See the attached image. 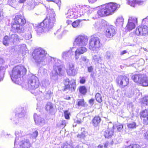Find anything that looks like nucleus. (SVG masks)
I'll list each match as a JSON object with an SVG mask.
<instances>
[{"label": "nucleus", "instance_id": "64", "mask_svg": "<svg viewBox=\"0 0 148 148\" xmlns=\"http://www.w3.org/2000/svg\"><path fill=\"white\" fill-rule=\"evenodd\" d=\"M145 22L146 24L148 23V16L143 19V22Z\"/></svg>", "mask_w": 148, "mask_h": 148}, {"label": "nucleus", "instance_id": "41", "mask_svg": "<svg viewBox=\"0 0 148 148\" xmlns=\"http://www.w3.org/2000/svg\"><path fill=\"white\" fill-rule=\"evenodd\" d=\"M42 85L44 87H46L48 86L49 84V81L48 79H45L43 80L41 82Z\"/></svg>", "mask_w": 148, "mask_h": 148}, {"label": "nucleus", "instance_id": "59", "mask_svg": "<svg viewBox=\"0 0 148 148\" xmlns=\"http://www.w3.org/2000/svg\"><path fill=\"white\" fill-rule=\"evenodd\" d=\"M132 148H140L139 145L137 144H134L132 145Z\"/></svg>", "mask_w": 148, "mask_h": 148}, {"label": "nucleus", "instance_id": "61", "mask_svg": "<svg viewBox=\"0 0 148 148\" xmlns=\"http://www.w3.org/2000/svg\"><path fill=\"white\" fill-rule=\"evenodd\" d=\"M144 135L145 138L148 140V130L144 134Z\"/></svg>", "mask_w": 148, "mask_h": 148}, {"label": "nucleus", "instance_id": "19", "mask_svg": "<svg viewBox=\"0 0 148 148\" xmlns=\"http://www.w3.org/2000/svg\"><path fill=\"white\" fill-rule=\"evenodd\" d=\"M87 49L84 47H78L75 52V58L77 60L79 58V55L87 51Z\"/></svg>", "mask_w": 148, "mask_h": 148}, {"label": "nucleus", "instance_id": "31", "mask_svg": "<svg viewBox=\"0 0 148 148\" xmlns=\"http://www.w3.org/2000/svg\"><path fill=\"white\" fill-rule=\"evenodd\" d=\"M143 75V74H141L135 75L132 76V78L135 82L140 84Z\"/></svg>", "mask_w": 148, "mask_h": 148}, {"label": "nucleus", "instance_id": "57", "mask_svg": "<svg viewBox=\"0 0 148 148\" xmlns=\"http://www.w3.org/2000/svg\"><path fill=\"white\" fill-rule=\"evenodd\" d=\"M84 119V118L82 119H78L76 121V122L78 124H80L82 123L83 122Z\"/></svg>", "mask_w": 148, "mask_h": 148}, {"label": "nucleus", "instance_id": "35", "mask_svg": "<svg viewBox=\"0 0 148 148\" xmlns=\"http://www.w3.org/2000/svg\"><path fill=\"white\" fill-rule=\"evenodd\" d=\"M9 37L5 36L3 40V44L6 46H8L10 43H11Z\"/></svg>", "mask_w": 148, "mask_h": 148}, {"label": "nucleus", "instance_id": "8", "mask_svg": "<svg viewBox=\"0 0 148 148\" xmlns=\"http://www.w3.org/2000/svg\"><path fill=\"white\" fill-rule=\"evenodd\" d=\"M88 37L86 35H77L75 39L73 45L75 47L86 46L88 43Z\"/></svg>", "mask_w": 148, "mask_h": 148}, {"label": "nucleus", "instance_id": "49", "mask_svg": "<svg viewBox=\"0 0 148 148\" xmlns=\"http://www.w3.org/2000/svg\"><path fill=\"white\" fill-rule=\"evenodd\" d=\"M42 76H47L48 75L47 70L46 69L43 68H42Z\"/></svg>", "mask_w": 148, "mask_h": 148}, {"label": "nucleus", "instance_id": "42", "mask_svg": "<svg viewBox=\"0 0 148 148\" xmlns=\"http://www.w3.org/2000/svg\"><path fill=\"white\" fill-rule=\"evenodd\" d=\"M38 132L37 130H36L33 132L32 134H31L30 135V137L31 138L35 139L38 136Z\"/></svg>", "mask_w": 148, "mask_h": 148}, {"label": "nucleus", "instance_id": "47", "mask_svg": "<svg viewBox=\"0 0 148 148\" xmlns=\"http://www.w3.org/2000/svg\"><path fill=\"white\" fill-rule=\"evenodd\" d=\"M143 102L146 105H148V96H145L143 98Z\"/></svg>", "mask_w": 148, "mask_h": 148}, {"label": "nucleus", "instance_id": "48", "mask_svg": "<svg viewBox=\"0 0 148 148\" xmlns=\"http://www.w3.org/2000/svg\"><path fill=\"white\" fill-rule=\"evenodd\" d=\"M28 5V7L29 10L33 9L35 7L34 2H32L30 3H29Z\"/></svg>", "mask_w": 148, "mask_h": 148}, {"label": "nucleus", "instance_id": "12", "mask_svg": "<svg viewBox=\"0 0 148 148\" xmlns=\"http://www.w3.org/2000/svg\"><path fill=\"white\" fill-rule=\"evenodd\" d=\"M116 81L119 86L123 88L128 84L129 79L128 77L125 75H120L116 78Z\"/></svg>", "mask_w": 148, "mask_h": 148}, {"label": "nucleus", "instance_id": "58", "mask_svg": "<svg viewBox=\"0 0 148 148\" xmlns=\"http://www.w3.org/2000/svg\"><path fill=\"white\" fill-rule=\"evenodd\" d=\"M93 70V68L92 66H90L88 67V71L89 72H92Z\"/></svg>", "mask_w": 148, "mask_h": 148}, {"label": "nucleus", "instance_id": "14", "mask_svg": "<svg viewBox=\"0 0 148 148\" xmlns=\"http://www.w3.org/2000/svg\"><path fill=\"white\" fill-rule=\"evenodd\" d=\"M64 84L65 86L64 90L68 88L72 91L75 90L76 88V84L75 81L74 79H72L69 82V79L66 78L64 79Z\"/></svg>", "mask_w": 148, "mask_h": 148}, {"label": "nucleus", "instance_id": "52", "mask_svg": "<svg viewBox=\"0 0 148 148\" xmlns=\"http://www.w3.org/2000/svg\"><path fill=\"white\" fill-rule=\"evenodd\" d=\"M117 127L118 131L120 132L123 130V126L122 125H119L117 126Z\"/></svg>", "mask_w": 148, "mask_h": 148}, {"label": "nucleus", "instance_id": "17", "mask_svg": "<svg viewBox=\"0 0 148 148\" xmlns=\"http://www.w3.org/2000/svg\"><path fill=\"white\" fill-rule=\"evenodd\" d=\"M148 33V27L146 25L137 27L135 31V34L137 36L145 35Z\"/></svg>", "mask_w": 148, "mask_h": 148}, {"label": "nucleus", "instance_id": "25", "mask_svg": "<svg viewBox=\"0 0 148 148\" xmlns=\"http://www.w3.org/2000/svg\"><path fill=\"white\" fill-rule=\"evenodd\" d=\"M140 118H143L144 122L146 124H148V109H145L140 113Z\"/></svg>", "mask_w": 148, "mask_h": 148}, {"label": "nucleus", "instance_id": "16", "mask_svg": "<svg viewBox=\"0 0 148 148\" xmlns=\"http://www.w3.org/2000/svg\"><path fill=\"white\" fill-rule=\"evenodd\" d=\"M137 23V18L134 17H130L126 26V29L129 31L132 30L135 28V24Z\"/></svg>", "mask_w": 148, "mask_h": 148}, {"label": "nucleus", "instance_id": "34", "mask_svg": "<svg viewBox=\"0 0 148 148\" xmlns=\"http://www.w3.org/2000/svg\"><path fill=\"white\" fill-rule=\"evenodd\" d=\"M9 37L10 39V40L11 43H13L19 40L18 36L15 34H12Z\"/></svg>", "mask_w": 148, "mask_h": 148}, {"label": "nucleus", "instance_id": "53", "mask_svg": "<svg viewBox=\"0 0 148 148\" xmlns=\"http://www.w3.org/2000/svg\"><path fill=\"white\" fill-rule=\"evenodd\" d=\"M111 56V54L110 52L109 51H107L106 52L105 57L106 58L108 59H109Z\"/></svg>", "mask_w": 148, "mask_h": 148}, {"label": "nucleus", "instance_id": "27", "mask_svg": "<svg viewBox=\"0 0 148 148\" xmlns=\"http://www.w3.org/2000/svg\"><path fill=\"white\" fill-rule=\"evenodd\" d=\"M101 119L99 116H95L92 120V125L95 127L98 126L100 124Z\"/></svg>", "mask_w": 148, "mask_h": 148}, {"label": "nucleus", "instance_id": "13", "mask_svg": "<svg viewBox=\"0 0 148 148\" xmlns=\"http://www.w3.org/2000/svg\"><path fill=\"white\" fill-rule=\"evenodd\" d=\"M104 29V34L107 38H110L114 36L116 34L115 27L112 25L106 26Z\"/></svg>", "mask_w": 148, "mask_h": 148}, {"label": "nucleus", "instance_id": "55", "mask_svg": "<svg viewBox=\"0 0 148 148\" xmlns=\"http://www.w3.org/2000/svg\"><path fill=\"white\" fill-rule=\"evenodd\" d=\"M81 59L82 61L84 62H88V60L87 59L86 57L84 56H82Z\"/></svg>", "mask_w": 148, "mask_h": 148}, {"label": "nucleus", "instance_id": "21", "mask_svg": "<svg viewBox=\"0 0 148 148\" xmlns=\"http://www.w3.org/2000/svg\"><path fill=\"white\" fill-rule=\"evenodd\" d=\"M114 126L112 125V128H110L109 126L108 128L104 132V136L105 138H110L113 135L114 133Z\"/></svg>", "mask_w": 148, "mask_h": 148}, {"label": "nucleus", "instance_id": "26", "mask_svg": "<svg viewBox=\"0 0 148 148\" xmlns=\"http://www.w3.org/2000/svg\"><path fill=\"white\" fill-rule=\"evenodd\" d=\"M140 84L143 86H148V77L145 75L143 74Z\"/></svg>", "mask_w": 148, "mask_h": 148}, {"label": "nucleus", "instance_id": "15", "mask_svg": "<svg viewBox=\"0 0 148 148\" xmlns=\"http://www.w3.org/2000/svg\"><path fill=\"white\" fill-rule=\"evenodd\" d=\"M66 69L68 74L70 76H74L77 73V70L75 69L74 64L72 63H67Z\"/></svg>", "mask_w": 148, "mask_h": 148}, {"label": "nucleus", "instance_id": "28", "mask_svg": "<svg viewBox=\"0 0 148 148\" xmlns=\"http://www.w3.org/2000/svg\"><path fill=\"white\" fill-rule=\"evenodd\" d=\"M127 3L131 6L134 7L137 4L142 5L143 4V2L137 0H133L131 1H128Z\"/></svg>", "mask_w": 148, "mask_h": 148}, {"label": "nucleus", "instance_id": "29", "mask_svg": "<svg viewBox=\"0 0 148 148\" xmlns=\"http://www.w3.org/2000/svg\"><path fill=\"white\" fill-rule=\"evenodd\" d=\"M102 60V57L98 55H95L92 56V61L95 62V64H100Z\"/></svg>", "mask_w": 148, "mask_h": 148}, {"label": "nucleus", "instance_id": "3", "mask_svg": "<svg viewBox=\"0 0 148 148\" xmlns=\"http://www.w3.org/2000/svg\"><path fill=\"white\" fill-rule=\"evenodd\" d=\"M27 70L24 66L17 65L12 69L10 74L11 79L14 83L21 85L22 81L21 77L26 73Z\"/></svg>", "mask_w": 148, "mask_h": 148}, {"label": "nucleus", "instance_id": "11", "mask_svg": "<svg viewBox=\"0 0 148 148\" xmlns=\"http://www.w3.org/2000/svg\"><path fill=\"white\" fill-rule=\"evenodd\" d=\"M26 112L23 108H21L18 109L16 111V116L18 118H15L11 119H13L15 122V124L16 125H20L22 122L21 121V118L24 119L26 118Z\"/></svg>", "mask_w": 148, "mask_h": 148}, {"label": "nucleus", "instance_id": "4", "mask_svg": "<svg viewBox=\"0 0 148 148\" xmlns=\"http://www.w3.org/2000/svg\"><path fill=\"white\" fill-rule=\"evenodd\" d=\"M120 6L119 5L116 3H108L103 5L97 13L101 17L112 15Z\"/></svg>", "mask_w": 148, "mask_h": 148}, {"label": "nucleus", "instance_id": "18", "mask_svg": "<svg viewBox=\"0 0 148 148\" xmlns=\"http://www.w3.org/2000/svg\"><path fill=\"white\" fill-rule=\"evenodd\" d=\"M94 26L96 30L99 31L105 28L106 22L104 20H99L95 23Z\"/></svg>", "mask_w": 148, "mask_h": 148}, {"label": "nucleus", "instance_id": "20", "mask_svg": "<svg viewBox=\"0 0 148 148\" xmlns=\"http://www.w3.org/2000/svg\"><path fill=\"white\" fill-rule=\"evenodd\" d=\"M34 121L35 123L38 125L42 126L45 124V120L41 118L40 116H38L36 114H34Z\"/></svg>", "mask_w": 148, "mask_h": 148}, {"label": "nucleus", "instance_id": "32", "mask_svg": "<svg viewBox=\"0 0 148 148\" xmlns=\"http://www.w3.org/2000/svg\"><path fill=\"white\" fill-rule=\"evenodd\" d=\"M83 20L86 21L88 20V19L87 20H86L85 19H83L82 20H76V21H74L73 23H72L71 24L72 26L74 28L78 27L80 26V22Z\"/></svg>", "mask_w": 148, "mask_h": 148}, {"label": "nucleus", "instance_id": "6", "mask_svg": "<svg viewBox=\"0 0 148 148\" xmlns=\"http://www.w3.org/2000/svg\"><path fill=\"white\" fill-rule=\"evenodd\" d=\"M91 13V11L90 8L88 7V6L84 5L82 6L78 15L76 14V13H75L69 10L66 14V17L67 18H76L79 17L83 18L88 16Z\"/></svg>", "mask_w": 148, "mask_h": 148}, {"label": "nucleus", "instance_id": "44", "mask_svg": "<svg viewBox=\"0 0 148 148\" xmlns=\"http://www.w3.org/2000/svg\"><path fill=\"white\" fill-rule=\"evenodd\" d=\"M52 92L50 90H48L45 93V98L47 99H49L52 96Z\"/></svg>", "mask_w": 148, "mask_h": 148}, {"label": "nucleus", "instance_id": "2", "mask_svg": "<svg viewBox=\"0 0 148 148\" xmlns=\"http://www.w3.org/2000/svg\"><path fill=\"white\" fill-rule=\"evenodd\" d=\"M32 56L36 63L45 65L48 64L50 58L47 52L40 48L35 49Z\"/></svg>", "mask_w": 148, "mask_h": 148}, {"label": "nucleus", "instance_id": "10", "mask_svg": "<svg viewBox=\"0 0 148 148\" xmlns=\"http://www.w3.org/2000/svg\"><path fill=\"white\" fill-rule=\"evenodd\" d=\"M40 85L38 78L35 75H32L29 79L27 86L24 87L25 88L29 90H35L38 88Z\"/></svg>", "mask_w": 148, "mask_h": 148}, {"label": "nucleus", "instance_id": "63", "mask_svg": "<svg viewBox=\"0 0 148 148\" xmlns=\"http://www.w3.org/2000/svg\"><path fill=\"white\" fill-rule=\"evenodd\" d=\"M94 99H91L89 101V103L91 105H92L94 103Z\"/></svg>", "mask_w": 148, "mask_h": 148}, {"label": "nucleus", "instance_id": "24", "mask_svg": "<svg viewBox=\"0 0 148 148\" xmlns=\"http://www.w3.org/2000/svg\"><path fill=\"white\" fill-rule=\"evenodd\" d=\"M15 134L16 137L15 140L14 144H17V143L19 142V138H20V140L21 137L25 136V132L23 131L18 130L15 132Z\"/></svg>", "mask_w": 148, "mask_h": 148}, {"label": "nucleus", "instance_id": "36", "mask_svg": "<svg viewBox=\"0 0 148 148\" xmlns=\"http://www.w3.org/2000/svg\"><path fill=\"white\" fill-rule=\"evenodd\" d=\"M45 109L47 111L51 112L53 110V104L51 102H48L46 106Z\"/></svg>", "mask_w": 148, "mask_h": 148}, {"label": "nucleus", "instance_id": "7", "mask_svg": "<svg viewBox=\"0 0 148 148\" xmlns=\"http://www.w3.org/2000/svg\"><path fill=\"white\" fill-rule=\"evenodd\" d=\"M53 65V70L50 74V78L53 81L58 79V75L60 74L62 70L61 61L56 58H51Z\"/></svg>", "mask_w": 148, "mask_h": 148}, {"label": "nucleus", "instance_id": "50", "mask_svg": "<svg viewBox=\"0 0 148 148\" xmlns=\"http://www.w3.org/2000/svg\"><path fill=\"white\" fill-rule=\"evenodd\" d=\"M32 38V33L26 34L25 36V38L26 40H29Z\"/></svg>", "mask_w": 148, "mask_h": 148}, {"label": "nucleus", "instance_id": "38", "mask_svg": "<svg viewBox=\"0 0 148 148\" xmlns=\"http://www.w3.org/2000/svg\"><path fill=\"white\" fill-rule=\"evenodd\" d=\"M79 92L83 95H85L87 92L86 88L85 86H81L79 88Z\"/></svg>", "mask_w": 148, "mask_h": 148}, {"label": "nucleus", "instance_id": "33", "mask_svg": "<svg viewBox=\"0 0 148 148\" xmlns=\"http://www.w3.org/2000/svg\"><path fill=\"white\" fill-rule=\"evenodd\" d=\"M62 147V148H78V146H77L74 147L72 143L66 142L63 144Z\"/></svg>", "mask_w": 148, "mask_h": 148}, {"label": "nucleus", "instance_id": "37", "mask_svg": "<svg viewBox=\"0 0 148 148\" xmlns=\"http://www.w3.org/2000/svg\"><path fill=\"white\" fill-rule=\"evenodd\" d=\"M127 126L128 128L130 129H134L136 128L137 125L136 123L134 122H132L128 123L127 124Z\"/></svg>", "mask_w": 148, "mask_h": 148}, {"label": "nucleus", "instance_id": "1", "mask_svg": "<svg viewBox=\"0 0 148 148\" xmlns=\"http://www.w3.org/2000/svg\"><path fill=\"white\" fill-rule=\"evenodd\" d=\"M47 9L49 14H47V18L37 27L36 31L38 34L47 32L53 27L56 22L53 10L48 8Z\"/></svg>", "mask_w": 148, "mask_h": 148}, {"label": "nucleus", "instance_id": "23", "mask_svg": "<svg viewBox=\"0 0 148 148\" xmlns=\"http://www.w3.org/2000/svg\"><path fill=\"white\" fill-rule=\"evenodd\" d=\"M17 143H18L20 147L22 148H29L30 146L29 140L27 139H24L20 142L19 141Z\"/></svg>", "mask_w": 148, "mask_h": 148}, {"label": "nucleus", "instance_id": "46", "mask_svg": "<svg viewBox=\"0 0 148 148\" xmlns=\"http://www.w3.org/2000/svg\"><path fill=\"white\" fill-rule=\"evenodd\" d=\"M64 114L65 118L68 119H69V115L70 114V112L68 110H66L64 111Z\"/></svg>", "mask_w": 148, "mask_h": 148}, {"label": "nucleus", "instance_id": "9", "mask_svg": "<svg viewBox=\"0 0 148 148\" xmlns=\"http://www.w3.org/2000/svg\"><path fill=\"white\" fill-rule=\"evenodd\" d=\"M100 41L98 37L92 36L89 41V49L93 51L98 50L101 45Z\"/></svg>", "mask_w": 148, "mask_h": 148}, {"label": "nucleus", "instance_id": "54", "mask_svg": "<svg viewBox=\"0 0 148 148\" xmlns=\"http://www.w3.org/2000/svg\"><path fill=\"white\" fill-rule=\"evenodd\" d=\"M85 82L86 78L84 77H81L80 80V83L82 84H84L85 83Z\"/></svg>", "mask_w": 148, "mask_h": 148}, {"label": "nucleus", "instance_id": "22", "mask_svg": "<svg viewBox=\"0 0 148 148\" xmlns=\"http://www.w3.org/2000/svg\"><path fill=\"white\" fill-rule=\"evenodd\" d=\"M73 48H70V49L68 50L63 51L61 54V57L63 59L65 60L71 58L72 56V51Z\"/></svg>", "mask_w": 148, "mask_h": 148}, {"label": "nucleus", "instance_id": "51", "mask_svg": "<svg viewBox=\"0 0 148 148\" xmlns=\"http://www.w3.org/2000/svg\"><path fill=\"white\" fill-rule=\"evenodd\" d=\"M18 47L20 48V50L23 51L24 50H25V48L26 47V45L25 44H23L21 45L18 46Z\"/></svg>", "mask_w": 148, "mask_h": 148}, {"label": "nucleus", "instance_id": "30", "mask_svg": "<svg viewBox=\"0 0 148 148\" xmlns=\"http://www.w3.org/2000/svg\"><path fill=\"white\" fill-rule=\"evenodd\" d=\"M124 23V18L121 16L118 17L115 23L116 26H123Z\"/></svg>", "mask_w": 148, "mask_h": 148}, {"label": "nucleus", "instance_id": "56", "mask_svg": "<svg viewBox=\"0 0 148 148\" xmlns=\"http://www.w3.org/2000/svg\"><path fill=\"white\" fill-rule=\"evenodd\" d=\"M81 131H82V132H81V134H83V135L84 134V136H85L87 132L85 130V129L84 128H82L81 130Z\"/></svg>", "mask_w": 148, "mask_h": 148}, {"label": "nucleus", "instance_id": "43", "mask_svg": "<svg viewBox=\"0 0 148 148\" xmlns=\"http://www.w3.org/2000/svg\"><path fill=\"white\" fill-rule=\"evenodd\" d=\"M32 27H29L26 28L25 29H24V32H25L26 34H28L32 33Z\"/></svg>", "mask_w": 148, "mask_h": 148}, {"label": "nucleus", "instance_id": "45", "mask_svg": "<svg viewBox=\"0 0 148 148\" xmlns=\"http://www.w3.org/2000/svg\"><path fill=\"white\" fill-rule=\"evenodd\" d=\"M77 102V104L78 106H83L84 105V100L83 99H78Z\"/></svg>", "mask_w": 148, "mask_h": 148}, {"label": "nucleus", "instance_id": "60", "mask_svg": "<svg viewBox=\"0 0 148 148\" xmlns=\"http://www.w3.org/2000/svg\"><path fill=\"white\" fill-rule=\"evenodd\" d=\"M16 1V0H8V3L10 5L13 4Z\"/></svg>", "mask_w": 148, "mask_h": 148}, {"label": "nucleus", "instance_id": "39", "mask_svg": "<svg viewBox=\"0 0 148 148\" xmlns=\"http://www.w3.org/2000/svg\"><path fill=\"white\" fill-rule=\"evenodd\" d=\"M95 98L97 101L99 103H101L102 101L101 96L99 93H97L96 94Z\"/></svg>", "mask_w": 148, "mask_h": 148}, {"label": "nucleus", "instance_id": "5", "mask_svg": "<svg viewBox=\"0 0 148 148\" xmlns=\"http://www.w3.org/2000/svg\"><path fill=\"white\" fill-rule=\"evenodd\" d=\"M14 23L12 26V30L14 32L20 33L24 32L23 26L26 23V20L23 15L19 14L15 16L14 19Z\"/></svg>", "mask_w": 148, "mask_h": 148}, {"label": "nucleus", "instance_id": "40", "mask_svg": "<svg viewBox=\"0 0 148 148\" xmlns=\"http://www.w3.org/2000/svg\"><path fill=\"white\" fill-rule=\"evenodd\" d=\"M4 69V67L0 66V82L2 81L3 79L4 73L2 71Z\"/></svg>", "mask_w": 148, "mask_h": 148}, {"label": "nucleus", "instance_id": "62", "mask_svg": "<svg viewBox=\"0 0 148 148\" xmlns=\"http://www.w3.org/2000/svg\"><path fill=\"white\" fill-rule=\"evenodd\" d=\"M77 137L78 138H84V137H85V136L83 134H78V135H77Z\"/></svg>", "mask_w": 148, "mask_h": 148}]
</instances>
